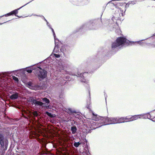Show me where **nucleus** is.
<instances>
[{
	"label": "nucleus",
	"instance_id": "412c9836",
	"mask_svg": "<svg viewBox=\"0 0 155 155\" xmlns=\"http://www.w3.org/2000/svg\"><path fill=\"white\" fill-rule=\"evenodd\" d=\"M124 120H125L124 122H129L128 118H127V116L126 117H124Z\"/></svg>",
	"mask_w": 155,
	"mask_h": 155
},
{
	"label": "nucleus",
	"instance_id": "39448f33",
	"mask_svg": "<svg viewBox=\"0 0 155 155\" xmlns=\"http://www.w3.org/2000/svg\"><path fill=\"white\" fill-rule=\"evenodd\" d=\"M124 117H121L119 118H112L113 124L124 122L125 120H124Z\"/></svg>",
	"mask_w": 155,
	"mask_h": 155
},
{
	"label": "nucleus",
	"instance_id": "a211bd4d",
	"mask_svg": "<svg viewBox=\"0 0 155 155\" xmlns=\"http://www.w3.org/2000/svg\"><path fill=\"white\" fill-rule=\"evenodd\" d=\"M33 115H34V117H35L38 116V114L37 111H35L33 113Z\"/></svg>",
	"mask_w": 155,
	"mask_h": 155
},
{
	"label": "nucleus",
	"instance_id": "ddd939ff",
	"mask_svg": "<svg viewBox=\"0 0 155 155\" xmlns=\"http://www.w3.org/2000/svg\"><path fill=\"white\" fill-rule=\"evenodd\" d=\"M42 101L44 102H45L46 103L48 104L50 103V101L46 97H44L42 99Z\"/></svg>",
	"mask_w": 155,
	"mask_h": 155
},
{
	"label": "nucleus",
	"instance_id": "20e7f679",
	"mask_svg": "<svg viewBox=\"0 0 155 155\" xmlns=\"http://www.w3.org/2000/svg\"><path fill=\"white\" fill-rule=\"evenodd\" d=\"M8 143V140L4 138L3 134H0V144L4 150H6L7 149Z\"/></svg>",
	"mask_w": 155,
	"mask_h": 155
},
{
	"label": "nucleus",
	"instance_id": "9d476101",
	"mask_svg": "<svg viewBox=\"0 0 155 155\" xmlns=\"http://www.w3.org/2000/svg\"><path fill=\"white\" fill-rule=\"evenodd\" d=\"M18 93L16 92L15 94L11 95L9 97L11 100H14L17 99L18 97Z\"/></svg>",
	"mask_w": 155,
	"mask_h": 155
},
{
	"label": "nucleus",
	"instance_id": "6e6552de",
	"mask_svg": "<svg viewBox=\"0 0 155 155\" xmlns=\"http://www.w3.org/2000/svg\"><path fill=\"white\" fill-rule=\"evenodd\" d=\"M92 114V117H91V119L92 120H95V121H99V117H100V116H98L97 114H95L94 113L93 111H91Z\"/></svg>",
	"mask_w": 155,
	"mask_h": 155
},
{
	"label": "nucleus",
	"instance_id": "b1692460",
	"mask_svg": "<svg viewBox=\"0 0 155 155\" xmlns=\"http://www.w3.org/2000/svg\"><path fill=\"white\" fill-rule=\"evenodd\" d=\"M127 118H128V120L129 121H131V116H127Z\"/></svg>",
	"mask_w": 155,
	"mask_h": 155
},
{
	"label": "nucleus",
	"instance_id": "393cba45",
	"mask_svg": "<svg viewBox=\"0 0 155 155\" xmlns=\"http://www.w3.org/2000/svg\"><path fill=\"white\" fill-rule=\"evenodd\" d=\"M26 71L28 72V73H31L32 72V70L30 69H28Z\"/></svg>",
	"mask_w": 155,
	"mask_h": 155
},
{
	"label": "nucleus",
	"instance_id": "2eb2a0df",
	"mask_svg": "<svg viewBox=\"0 0 155 155\" xmlns=\"http://www.w3.org/2000/svg\"><path fill=\"white\" fill-rule=\"evenodd\" d=\"M35 103V105H40L41 106H42L43 104H44L42 102L39 101H38L37 100H36V101Z\"/></svg>",
	"mask_w": 155,
	"mask_h": 155
},
{
	"label": "nucleus",
	"instance_id": "9b49d317",
	"mask_svg": "<svg viewBox=\"0 0 155 155\" xmlns=\"http://www.w3.org/2000/svg\"><path fill=\"white\" fill-rule=\"evenodd\" d=\"M149 117H150L149 119L155 122V114L154 113H151L149 114Z\"/></svg>",
	"mask_w": 155,
	"mask_h": 155
},
{
	"label": "nucleus",
	"instance_id": "4468645a",
	"mask_svg": "<svg viewBox=\"0 0 155 155\" xmlns=\"http://www.w3.org/2000/svg\"><path fill=\"white\" fill-rule=\"evenodd\" d=\"M68 112L70 114H72L74 113H76V112L72 110L71 108H69L68 110Z\"/></svg>",
	"mask_w": 155,
	"mask_h": 155
},
{
	"label": "nucleus",
	"instance_id": "5701e85b",
	"mask_svg": "<svg viewBox=\"0 0 155 155\" xmlns=\"http://www.w3.org/2000/svg\"><path fill=\"white\" fill-rule=\"evenodd\" d=\"M90 104H87V105H86V107H87V109H89V110H90V111H91V108H90Z\"/></svg>",
	"mask_w": 155,
	"mask_h": 155
},
{
	"label": "nucleus",
	"instance_id": "aec40b11",
	"mask_svg": "<svg viewBox=\"0 0 155 155\" xmlns=\"http://www.w3.org/2000/svg\"><path fill=\"white\" fill-rule=\"evenodd\" d=\"M45 113L50 117H53V115H52L51 113H49L48 111H46Z\"/></svg>",
	"mask_w": 155,
	"mask_h": 155
},
{
	"label": "nucleus",
	"instance_id": "f257e3e1",
	"mask_svg": "<svg viewBox=\"0 0 155 155\" xmlns=\"http://www.w3.org/2000/svg\"><path fill=\"white\" fill-rule=\"evenodd\" d=\"M34 73L36 76H38L39 79H43L47 77V72L40 67H37L34 71Z\"/></svg>",
	"mask_w": 155,
	"mask_h": 155
},
{
	"label": "nucleus",
	"instance_id": "423d86ee",
	"mask_svg": "<svg viewBox=\"0 0 155 155\" xmlns=\"http://www.w3.org/2000/svg\"><path fill=\"white\" fill-rule=\"evenodd\" d=\"M28 85L29 86V87L32 89L37 90L40 88V87L38 85H35L33 86L32 85L33 84L31 82H28Z\"/></svg>",
	"mask_w": 155,
	"mask_h": 155
},
{
	"label": "nucleus",
	"instance_id": "f8f14e48",
	"mask_svg": "<svg viewBox=\"0 0 155 155\" xmlns=\"http://www.w3.org/2000/svg\"><path fill=\"white\" fill-rule=\"evenodd\" d=\"M77 130L76 127L75 126H74L71 127V130L72 131V133L73 134H74L77 132Z\"/></svg>",
	"mask_w": 155,
	"mask_h": 155
},
{
	"label": "nucleus",
	"instance_id": "0eeeda50",
	"mask_svg": "<svg viewBox=\"0 0 155 155\" xmlns=\"http://www.w3.org/2000/svg\"><path fill=\"white\" fill-rule=\"evenodd\" d=\"M22 7L23 6H22L21 7L17 9H15L13 11H12L11 12L7 14H6L5 15V16H10L11 15H14L16 16H17L16 15H17V14H18V10H19L21 8H22Z\"/></svg>",
	"mask_w": 155,
	"mask_h": 155
},
{
	"label": "nucleus",
	"instance_id": "a878e982",
	"mask_svg": "<svg viewBox=\"0 0 155 155\" xmlns=\"http://www.w3.org/2000/svg\"><path fill=\"white\" fill-rule=\"evenodd\" d=\"M54 55L56 58H58L60 57V55L59 54H54Z\"/></svg>",
	"mask_w": 155,
	"mask_h": 155
},
{
	"label": "nucleus",
	"instance_id": "f3484780",
	"mask_svg": "<svg viewBox=\"0 0 155 155\" xmlns=\"http://www.w3.org/2000/svg\"><path fill=\"white\" fill-rule=\"evenodd\" d=\"M148 48H152L155 47V44H149L148 45Z\"/></svg>",
	"mask_w": 155,
	"mask_h": 155
},
{
	"label": "nucleus",
	"instance_id": "6ab92c4d",
	"mask_svg": "<svg viewBox=\"0 0 155 155\" xmlns=\"http://www.w3.org/2000/svg\"><path fill=\"white\" fill-rule=\"evenodd\" d=\"M13 79L15 81L18 82V78L16 77L13 76L12 77Z\"/></svg>",
	"mask_w": 155,
	"mask_h": 155
},
{
	"label": "nucleus",
	"instance_id": "dca6fc26",
	"mask_svg": "<svg viewBox=\"0 0 155 155\" xmlns=\"http://www.w3.org/2000/svg\"><path fill=\"white\" fill-rule=\"evenodd\" d=\"M81 144V143L80 142H75L74 143V145L75 147H79V146Z\"/></svg>",
	"mask_w": 155,
	"mask_h": 155
},
{
	"label": "nucleus",
	"instance_id": "cd10ccee",
	"mask_svg": "<svg viewBox=\"0 0 155 155\" xmlns=\"http://www.w3.org/2000/svg\"><path fill=\"white\" fill-rule=\"evenodd\" d=\"M7 21H6V20H5V21H4L3 22V23H0V24H3V23H5V22H6Z\"/></svg>",
	"mask_w": 155,
	"mask_h": 155
},
{
	"label": "nucleus",
	"instance_id": "f03ea898",
	"mask_svg": "<svg viewBox=\"0 0 155 155\" xmlns=\"http://www.w3.org/2000/svg\"><path fill=\"white\" fill-rule=\"evenodd\" d=\"M127 39L125 38L119 37L117 38L115 41L112 43L111 48H114L120 45L127 44Z\"/></svg>",
	"mask_w": 155,
	"mask_h": 155
},
{
	"label": "nucleus",
	"instance_id": "7ed1b4c3",
	"mask_svg": "<svg viewBox=\"0 0 155 155\" xmlns=\"http://www.w3.org/2000/svg\"><path fill=\"white\" fill-rule=\"evenodd\" d=\"M99 123L98 124V127L103 125L113 124L112 118H109L107 117H99Z\"/></svg>",
	"mask_w": 155,
	"mask_h": 155
},
{
	"label": "nucleus",
	"instance_id": "4be33fe9",
	"mask_svg": "<svg viewBox=\"0 0 155 155\" xmlns=\"http://www.w3.org/2000/svg\"><path fill=\"white\" fill-rule=\"evenodd\" d=\"M36 100H35V99H33V100H31V102H32V104H36Z\"/></svg>",
	"mask_w": 155,
	"mask_h": 155
},
{
	"label": "nucleus",
	"instance_id": "1a4fd4ad",
	"mask_svg": "<svg viewBox=\"0 0 155 155\" xmlns=\"http://www.w3.org/2000/svg\"><path fill=\"white\" fill-rule=\"evenodd\" d=\"M141 115H136L131 116V121L137 119L138 118H140L141 117H143Z\"/></svg>",
	"mask_w": 155,
	"mask_h": 155
},
{
	"label": "nucleus",
	"instance_id": "bb28decb",
	"mask_svg": "<svg viewBox=\"0 0 155 155\" xmlns=\"http://www.w3.org/2000/svg\"><path fill=\"white\" fill-rule=\"evenodd\" d=\"M51 30L53 33V35H54V37L55 36V33H54V30H53V29L52 28H51Z\"/></svg>",
	"mask_w": 155,
	"mask_h": 155
}]
</instances>
